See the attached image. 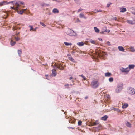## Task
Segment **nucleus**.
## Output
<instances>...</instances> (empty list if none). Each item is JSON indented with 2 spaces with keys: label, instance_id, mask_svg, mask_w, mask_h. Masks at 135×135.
Here are the masks:
<instances>
[{
  "label": "nucleus",
  "instance_id": "f257e3e1",
  "mask_svg": "<svg viewBox=\"0 0 135 135\" xmlns=\"http://www.w3.org/2000/svg\"><path fill=\"white\" fill-rule=\"evenodd\" d=\"M99 83L98 82V80L97 79L93 80L91 84V86L93 88H97L99 86Z\"/></svg>",
  "mask_w": 135,
  "mask_h": 135
},
{
  "label": "nucleus",
  "instance_id": "f03ea898",
  "mask_svg": "<svg viewBox=\"0 0 135 135\" xmlns=\"http://www.w3.org/2000/svg\"><path fill=\"white\" fill-rule=\"evenodd\" d=\"M123 87V85L122 84H119L118 86L117 87L115 90V92L117 93L120 92L122 90Z\"/></svg>",
  "mask_w": 135,
  "mask_h": 135
},
{
  "label": "nucleus",
  "instance_id": "7ed1b4c3",
  "mask_svg": "<svg viewBox=\"0 0 135 135\" xmlns=\"http://www.w3.org/2000/svg\"><path fill=\"white\" fill-rule=\"evenodd\" d=\"M127 92L129 94L133 95L135 93V90L131 87H129L127 89Z\"/></svg>",
  "mask_w": 135,
  "mask_h": 135
},
{
  "label": "nucleus",
  "instance_id": "20e7f679",
  "mask_svg": "<svg viewBox=\"0 0 135 135\" xmlns=\"http://www.w3.org/2000/svg\"><path fill=\"white\" fill-rule=\"evenodd\" d=\"M67 34L70 36H73L75 35V33L73 30H68L67 31Z\"/></svg>",
  "mask_w": 135,
  "mask_h": 135
},
{
  "label": "nucleus",
  "instance_id": "39448f33",
  "mask_svg": "<svg viewBox=\"0 0 135 135\" xmlns=\"http://www.w3.org/2000/svg\"><path fill=\"white\" fill-rule=\"evenodd\" d=\"M106 54V53L102 51H100L98 53V56L99 57H101L104 56Z\"/></svg>",
  "mask_w": 135,
  "mask_h": 135
},
{
  "label": "nucleus",
  "instance_id": "423d86ee",
  "mask_svg": "<svg viewBox=\"0 0 135 135\" xmlns=\"http://www.w3.org/2000/svg\"><path fill=\"white\" fill-rule=\"evenodd\" d=\"M120 70L122 72H125L126 74H128L129 71L128 68H122L120 69Z\"/></svg>",
  "mask_w": 135,
  "mask_h": 135
},
{
  "label": "nucleus",
  "instance_id": "0eeeda50",
  "mask_svg": "<svg viewBox=\"0 0 135 135\" xmlns=\"http://www.w3.org/2000/svg\"><path fill=\"white\" fill-rule=\"evenodd\" d=\"M75 122V119L73 118H70L69 119V122L70 123L74 124Z\"/></svg>",
  "mask_w": 135,
  "mask_h": 135
},
{
  "label": "nucleus",
  "instance_id": "6e6552de",
  "mask_svg": "<svg viewBox=\"0 0 135 135\" xmlns=\"http://www.w3.org/2000/svg\"><path fill=\"white\" fill-rule=\"evenodd\" d=\"M135 67V65L133 64L129 65L128 68V69H129V71H130L131 69H133Z\"/></svg>",
  "mask_w": 135,
  "mask_h": 135
},
{
  "label": "nucleus",
  "instance_id": "1a4fd4ad",
  "mask_svg": "<svg viewBox=\"0 0 135 135\" xmlns=\"http://www.w3.org/2000/svg\"><path fill=\"white\" fill-rule=\"evenodd\" d=\"M15 4V6H16V8L18 9L19 8V4L17 2H16L15 1V3H13V5H14V4Z\"/></svg>",
  "mask_w": 135,
  "mask_h": 135
},
{
  "label": "nucleus",
  "instance_id": "9d476101",
  "mask_svg": "<svg viewBox=\"0 0 135 135\" xmlns=\"http://www.w3.org/2000/svg\"><path fill=\"white\" fill-rule=\"evenodd\" d=\"M127 22L129 24H134L135 23V22L133 21H132L129 20H128L127 21Z\"/></svg>",
  "mask_w": 135,
  "mask_h": 135
},
{
  "label": "nucleus",
  "instance_id": "9b49d317",
  "mask_svg": "<svg viewBox=\"0 0 135 135\" xmlns=\"http://www.w3.org/2000/svg\"><path fill=\"white\" fill-rule=\"evenodd\" d=\"M108 118V116L107 115H105L101 118V119L104 121H106Z\"/></svg>",
  "mask_w": 135,
  "mask_h": 135
},
{
  "label": "nucleus",
  "instance_id": "f8f14e48",
  "mask_svg": "<svg viewBox=\"0 0 135 135\" xmlns=\"http://www.w3.org/2000/svg\"><path fill=\"white\" fill-rule=\"evenodd\" d=\"M52 74L53 76H55L56 75V70L54 69L52 70Z\"/></svg>",
  "mask_w": 135,
  "mask_h": 135
},
{
  "label": "nucleus",
  "instance_id": "ddd939ff",
  "mask_svg": "<svg viewBox=\"0 0 135 135\" xmlns=\"http://www.w3.org/2000/svg\"><path fill=\"white\" fill-rule=\"evenodd\" d=\"M99 123L98 120L96 121L95 122H93L91 123L92 126H95L97 125Z\"/></svg>",
  "mask_w": 135,
  "mask_h": 135
},
{
  "label": "nucleus",
  "instance_id": "4468645a",
  "mask_svg": "<svg viewBox=\"0 0 135 135\" xmlns=\"http://www.w3.org/2000/svg\"><path fill=\"white\" fill-rule=\"evenodd\" d=\"M118 48L120 51H124V49L123 47L122 46H119Z\"/></svg>",
  "mask_w": 135,
  "mask_h": 135
},
{
  "label": "nucleus",
  "instance_id": "2eb2a0df",
  "mask_svg": "<svg viewBox=\"0 0 135 135\" xmlns=\"http://www.w3.org/2000/svg\"><path fill=\"white\" fill-rule=\"evenodd\" d=\"M120 12H124L126 11V9L124 8H122L120 9Z\"/></svg>",
  "mask_w": 135,
  "mask_h": 135
},
{
  "label": "nucleus",
  "instance_id": "dca6fc26",
  "mask_svg": "<svg viewBox=\"0 0 135 135\" xmlns=\"http://www.w3.org/2000/svg\"><path fill=\"white\" fill-rule=\"evenodd\" d=\"M126 125L128 127H131V124L128 122L127 121L126 123Z\"/></svg>",
  "mask_w": 135,
  "mask_h": 135
},
{
  "label": "nucleus",
  "instance_id": "f3484780",
  "mask_svg": "<svg viewBox=\"0 0 135 135\" xmlns=\"http://www.w3.org/2000/svg\"><path fill=\"white\" fill-rule=\"evenodd\" d=\"M53 12L54 13H58L59 11L56 8H54L53 10Z\"/></svg>",
  "mask_w": 135,
  "mask_h": 135
},
{
  "label": "nucleus",
  "instance_id": "a211bd4d",
  "mask_svg": "<svg viewBox=\"0 0 135 135\" xmlns=\"http://www.w3.org/2000/svg\"><path fill=\"white\" fill-rule=\"evenodd\" d=\"M57 67L58 68L61 70H63L64 69V67L60 65H58Z\"/></svg>",
  "mask_w": 135,
  "mask_h": 135
},
{
  "label": "nucleus",
  "instance_id": "6ab92c4d",
  "mask_svg": "<svg viewBox=\"0 0 135 135\" xmlns=\"http://www.w3.org/2000/svg\"><path fill=\"white\" fill-rule=\"evenodd\" d=\"M26 10V9H23L22 11L21 10V11H17V12H18V13L19 14H22L23 13V12L25 11Z\"/></svg>",
  "mask_w": 135,
  "mask_h": 135
},
{
  "label": "nucleus",
  "instance_id": "aec40b11",
  "mask_svg": "<svg viewBox=\"0 0 135 135\" xmlns=\"http://www.w3.org/2000/svg\"><path fill=\"white\" fill-rule=\"evenodd\" d=\"M94 29L95 30V32L97 33H98L99 32V30L97 27H94Z\"/></svg>",
  "mask_w": 135,
  "mask_h": 135
},
{
  "label": "nucleus",
  "instance_id": "412c9836",
  "mask_svg": "<svg viewBox=\"0 0 135 135\" xmlns=\"http://www.w3.org/2000/svg\"><path fill=\"white\" fill-rule=\"evenodd\" d=\"M78 45H79V46H83L84 45V43L82 42H78L77 43Z\"/></svg>",
  "mask_w": 135,
  "mask_h": 135
},
{
  "label": "nucleus",
  "instance_id": "4be33fe9",
  "mask_svg": "<svg viewBox=\"0 0 135 135\" xmlns=\"http://www.w3.org/2000/svg\"><path fill=\"white\" fill-rule=\"evenodd\" d=\"M88 41L94 44H95V41L92 39H88Z\"/></svg>",
  "mask_w": 135,
  "mask_h": 135
},
{
  "label": "nucleus",
  "instance_id": "5701e85b",
  "mask_svg": "<svg viewBox=\"0 0 135 135\" xmlns=\"http://www.w3.org/2000/svg\"><path fill=\"white\" fill-rule=\"evenodd\" d=\"M128 105L127 104H124L122 105V107L123 108H125L128 106Z\"/></svg>",
  "mask_w": 135,
  "mask_h": 135
},
{
  "label": "nucleus",
  "instance_id": "b1692460",
  "mask_svg": "<svg viewBox=\"0 0 135 135\" xmlns=\"http://www.w3.org/2000/svg\"><path fill=\"white\" fill-rule=\"evenodd\" d=\"M16 42L15 41H13L12 40H11V44L12 46H14Z\"/></svg>",
  "mask_w": 135,
  "mask_h": 135
},
{
  "label": "nucleus",
  "instance_id": "393cba45",
  "mask_svg": "<svg viewBox=\"0 0 135 135\" xmlns=\"http://www.w3.org/2000/svg\"><path fill=\"white\" fill-rule=\"evenodd\" d=\"M111 75H112L109 72L105 73V76H110Z\"/></svg>",
  "mask_w": 135,
  "mask_h": 135
},
{
  "label": "nucleus",
  "instance_id": "a878e982",
  "mask_svg": "<svg viewBox=\"0 0 135 135\" xmlns=\"http://www.w3.org/2000/svg\"><path fill=\"white\" fill-rule=\"evenodd\" d=\"M131 51L132 52H134L135 51V50L134 47H131L130 48Z\"/></svg>",
  "mask_w": 135,
  "mask_h": 135
},
{
  "label": "nucleus",
  "instance_id": "bb28decb",
  "mask_svg": "<svg viewBox=\"0 0 135 135\" xmlns=\"http://www.w3.org/2000/svg\"><path fill=\"white\" fill-rule=\"evenodd\" d=\"M64 44L66 46L71 45H72L71 43H69L66 42H65Z\"/></svg>",
  "mask_w": 135,
  "mask_h": 135
},
{
  "label": "nucleus",
  "instance_id": "cd10ccee",
  "mask_svg": "<svg viewBox=\"0 0 135 135\" xmlns=\"http://www.w3.org/2000/svg\"><path fill=\"white\" fill-rule=\"evenodd\" d=\"M82 123V122L81 120L79 121L78 122V125L79 126H81Z\"/></svg>",
  "mask_w": 135,
  "mask_h": 135
},
{
  "label": "nucleus",
  "instance_id": "c85d7f7f",
  "mask_svg": "<svg viewBox=\"0 0 135 135\" xmlns=\"http://www.w3.org/2000/svg\"><path fill=\"white\" fill-rule=\"evenodd\" d=\"M109 81L110 82H112L113 81V78L112 77H111V78H110L109 79Z\"/></svg>",
  "mask_w": 135,
  "mask_h": 135
},
{
  "label": "nucleus",
  "instance_id": "c756f323",
  "mask_svg": "<svg viewBox=\"0 0 135 135\" xmlns=\"http://www.w3.org/2000/svg\"><path fill=\"white\" fill-rule=\"evenodd\" d=\"M69 59L70 60L72 61V62H74L75 61L72 58L70 57L69 58Z\"/></svg>",
  "mask_w": 135,
  "mask_h": 135
},
{
  "label": "nucleus",
  "instance_id": "7c9ffc66",
  "mask_svg": "<svg viewBox=\"0 0 135 135\" xmlns=\"http://www.w3.org/2000/svg\"><path fill=\"white\" fill-rule=\"evenodd\" d=\"M11 9H13L14 10H15L16 11H17L18 10V9H17L16 7V8H15L14 7H11Z\"/></svg>",
  "mask_w": 135,
  "mask_h": 135
},
{
  "label": "nucleus",
  "instance_id": "2f4dec72",
  "mask_svg": "<svg viewBox=\"0 0 135 135\" xmlns=\"http://www.w3.org/2000/svg\"><path fill=\"white\" fill-rule=\"evenodd\" d=\"M80 17V18H83L84 17V15L83 14L81 13L79 15Z\"/></svg>",
  "mask_w": 135,
  "mask_h": 135
},
{
  "label": "nucleus",
  "instance_id": "473e14b6",
  "mask_svg": "<svg viewBox=\"0 0 135 135\" xmlns=\"http://www.w3.org/2000/svg\"><path fill=\"white\" fill-rule=\"evenodd\" d=\"M18 53L19 55H21L22 53V52L21 51V50H18Z\"/></svg>",
  "mask_w": 135,
  "mask_h": 135
},
{
  "label": "nucleus",
  "instance_id": "72a5a7b5",
  "mask_svg": "<svg viewBox=\"0 0 135 135\" xmlns=\"http://www.w3.org/2000/svg\"><path fill=\"white\" fill-rule=\"evenodd\" d=\"M15 38L16 41H18L20 40V38L18 37H15Z\"/></svg>",
  "mask_w": 135,
  "mask_h": 135
},
{
  "label": "nucleus",
  "instance_id": "f704fd0d",
  "mask_svg": "<svg viewBox=\"0 0 135 135\" xmlns=\"http://www.w3.org/2000/svg\"><path fill=\"white\" fill-rule=\"evenodd\" d=\"M29 27H30V31H31L32 30H33V26H31L30 25L29 26Z\"/></svg>",
  "mask_w": 135,
  "mask_h": 135
},
{
  "label": "nucleus",
  "instance_id": "c9c22d12",
  "mask_svg": "<svg viewBox=\"0 0 135 135\" xmlns=\"http://www.w3.org/2000/svg\"><path fill=\"white\" fill-rule=\"evenodd\" d=\"M40 23L41 25H42V26H43L44 27H45L46 26V25L45 24H44V23H42L41 22H40Z\"/></svg>",
  "mask_w": 135,
  "mask_h": 135
},
{
  "label": "nucleus",
  "instance_id": "e433bc0d",
  "mask_svg": "<svg viewBox=\"0 0 135 135\" xmlns=\"http://www.w3.org/2000/svg\"><path fill=\"white\" fill-rule=\"evenodd\" d=\"M107 45H108V46H110L111 45L110 42L109 41H108L107 42Z\"/></svg>",
  "mask_w": 135,
  "mask_h": 135
},
{
  "label": "nucleus",
  "instance_id": "4c0bfd02",
  "mask_svg": "<svg viewBox=\"0 0 135 135\" xmlns=\"http://www.w3.org/2000/svg\"><path fill=\"white\" fill-rule=\"evenodd\" d=\"M5 3V2H2L0 3V6H2L3 5V4Z\"/></svg>",
  "mask_w": 135,
  "mask_h": 135
},
{
  "label": "nucleus",
  "instance_id": "58836bf2",
  "mask_svg": "<svg viewBox=\"0 0 135 135\" xmlns=\"http://www.w3.org/2000/svg\"><path fill=\"white\" fill-rule=\"evenodd\" d=\"M104 31L105 32H107L108 33H109V32H110V30H105V31Z\"/></svg>",
  "mask_w": 135,
  "mask_h": 135
},
{
  "label": "nucleus",
  "instance_id": "ea45409f",
  "mask_svg": "<svg viewBox=\"0 0 135 135\" xmlns=\"http://www.w3.org/2000/svg\"><path fill=\"white\" fill-rule=\"evenodd\" d=\"M69 86V85L68 84L65 85V87L66 88H68Z\"/></svg>",
  "mask_w": 135,
  "mask_h": 135
},
{
  "label": "nucleus",
  "instance_id": "a19ab883",
  "mask_svg": "<svg viewBox=\"0 0 135 135\" xmlns=\"http://www.w3.org/2000/svg\"><path fill=\"white\" fill-rule=\"evenodd\" d=\"M68 128L69 129H74V128H73L72 127H68Z\"/></svg>",
  "mask_w": 135,
  "mask_h": 135
},
{
  "label": "nucleus",
  "instance_id": "79ce46f5",
  "mask_svg": "<svg viewBox=\"0 0 135 135\" xmlns=\"http://www.w3.org/2000/svg\"><path fill=\"white\" fill-rule=\"evenodd\" d=\"M111 4V3H110V4H108L107 5V7H109V6H110V5Z\"/></svg>",
  "mask_w": 135,
  "mask_h": 135
},
{
  "label": "nucleus",
  "instance_id": "37998d69",
  "mask_svg": "<svg viewBox=\"0 0 135 135\" xmlns=\"http://www.w3.org/2000/svg\"><path fill=\"white\" fill-rule=\"evenodd\" d=\"M113 20H116V19H117V18L116 17H114L113 18Z\"/></svg>",
  "mask_w": 135,
  "mask_h": 135
},
{
  "label": "nucleus",
  "instance_id": "c03bdc74",
  "mask_svg": "<svg viewBox=\"0 0 135 135\" xmlns=\"http://www.w3.org/2000/svg\"><path fill=\"white\" fill-rule=\"evenodd\" d=\"M83 9H81L80 8L79 9V10H78V12H79L80 11H81V10H82Z\"/></svg>",
  "mask_w": 135,
  "mask_h": 135
},
{
  "label": "nucleus",
  "instance_id": "a18cd8bd",
  "mask_svg": "<svg viewBox=\"0 0 135 135\" xmlns=\"http://www.w3.org/2000/svg\"><path fill=\"white\" fill-rule=\"evenodd\" d=\"M20 3L21 4L23 5L24 4V2H20Z\"/></svg>",
  "mask_w": 135,
  "mask_h": 135
},
{
  "label": "nucleus",
  "instance_id": "49530a36",
  "mask_svg": "<svg viewBox=\"0 0 135 135\" xmlns=\"http://www.w3.org/2000/svg\"><path fill=\"white\" fill-rule=\"evenodd\" d=\"M82 77L83 78L84 80H86V78L84 76H82Z\"/></svg>",
  "mask_w": 135,
  "mask_h": 135
},
{
  "label": "nucleus",
  "instance_id": "de8ad7c7",
  "mask_svg": "<svg viewBox=\"0 0 135 135\" xmlns=\"http://www.w3.org/2000/svg\"><path fill=\"white\" fill-rule=\"evenodd\" d=\"M15 1H12L10 2V3H15Z\"/></svg>",
  "mask_w": 135,
  "mask_h": 135
},
{
  "label": "nucleus",
  "instance_id": "09e8293b",
  "mask_svg": "<svg viewBox=\"0 0 135 135\" xmlns=\"http://www.w3.org/2000/svg\"><path fill=\"white\" fill-rule=\"evenodd\" d=\"M104 32H105V31H102L100 32V33L102 34H103V33H104Z\"/></svg>",
  "mask_w": 135,
  "mask_h": 135
},
{
  "label": "nucleus",
  "instance_id": "8fccbe9b",
  "mask_svg": "<svg viewBox=\"0 0 135 135\" xmlns=\"http://www.w3.org/2000/svg\"><path fill=\"white\" fill-rule=\"evenodd\" d=\"M98 39L99 40L102 41V40L101 38H99Z\"/></svg>",
  "mask_w": 135,
  "mask_h": 135
},
{
  "label": "nucleus",
  "instance_id": "3c124183",
  "mask_svg": "<svg viewBox=\"0 0 135 135\" xmlns=\"http://www.w3.org/2000/svg\"><path fill=\"white\" fill-rule=\"evenodd\" d=\"M101 10H99L97 11V12H101Z\"/></svg>",
  "mask_w": 135,
  "mask_h": 135
},
{
  "label": "nucleus",
  "instance_id": "603ef678",
  "mask_svg": "<svg viewBox=\"0 0 135 135\" xmlns=\"http://www.w3.org/2000/svg\"><path fill=\"white\" fill-rule=\"evenodd\" d=\"M72 78V77L71 76L69 78V79L70 80H71Z\"/></svg>",
  "mask_w": 135,
  "mask_h": 135
},
{
  "label": "nucleus",
  "instance_id": "864d4df0",
  "mask_svg": "<svg viewBox=\"0 0 135 135\" xmlns=\"http://www.w3.org/2000/svg\"><path fill=\"white\" fill-rule=\"evenodd\" d=\"M83 18L85 19H86V18L84 16V17H83Z\"/></svg>",
  "mask_w": 135,
  "mask_h": 135
},
{
  "label": "nucleus",
  "instance_id": "5fc2aeb1",
  "mask_svg": "<svg viewBox=\"0 0 135 135\" xmlns=\"http://www.w3.org/2000/svg\"><path fill=\"white\" fill-rule=\"evenodd\" d=\"M75 52H74V51H72V52H71V53H74Z\"/></svg>",
  "mask_w": 135,
  "mask_h": 135
},
{
  "label": "nucleus",
  "instance_id": "6e6d98bb",
  "mask_svg": "<svg viewBox=\"0 0 135 135\" xmlns=\"http://www.w3.org/2000/svg\"><path fill=\"white\" fill-rule=\"evenodd\" d=\"M75 1L77 2H78V0H74Z\"/></svg>",
  "mask_w": 135,
  "mask_h": 135
},
{
  "label": "nucleus",
  "instance_id": "4d7b16f0",
  "mask_svg": "<svg viewBox=\"0 0 135 135\" xmlns=\"http://www.w3.org/2000/svg\"><path fill=\"white\" fill-rule=\"evenodd\" d=\"M33 31H36V28H35V29H33Z\"/></svg>",
  "mask_w": 135,
  "mask_h": 135
},
{
  "label": "nucleus",
  "instance_id": "13d9d810",
  "mask_svg": "<svg viewBox=\"0 0 135 135\" xmlns=\"http://www.w3.org/2000/svg\"><path fill=\"white\" fill-rule=\"evenodd\" d=\"M87 98H88V97H85V99H87Z\"/></svg>",
  "mask_w": 135,
  "mask_h": 135
},
{
  "label": "nucleus",
  "instance_id": "bf43d9fd",
  "mask_svg": "<svg viewBox=\"0 0 135 135\" xmlns=\"http://www.w3.org/2000/svg\"><path fill=\"white\" fill-rule=\"evenodd\" d=\"M79 76H83V75L82 74V75H79Z\"/></svg>",
  "mask_w": 135,
  "mask_h": 135
},
{
  "label": "nucleus",
  "instance_id": "052dcab7",
  "mask_svg": "<svg viewBox=\"0 0 135 135\" xmlns=\"http://www.w3.org/2000/svg\"><path fill=\"white\" fill-rule=\"evenodd\" d=\"M45 76H48V75H46Z\"/></svg>",
  "mask_w": 135,
  "mask_h": 135
},
{
  "label": "nucleus",
  "instance_id": "680f3d73",
  "mask_svg": "<svg viewBox=\"0 0 135 135\" xmlns=\"http://www.w3.org/2000/svg\"><path fill=\"white\" fill-rule=\"evenodd\" d=\"M133 14H135V12H134V13H133Z\"/></svg>",
  "mask_w": 135,
  "mask_h": 135
},
{
  "label": "nucleus",
  "instance_id": "e2e57ef3",
  "mask_svg": "<svg viewBox=\"0 0 135 135\" xmlns=\"http://www.w3.org/2000/svg\"><path fill=\"white\" fill-rule=\"evenodd\" d=\"M10 3V2H9L8 3Z\"/></svg>",
  "mask_w": 135,
  "mask_h": 135
},
{
  "label": "nucleus",
  "instance_id": "0e129e2a",
  "mask_svg": "<svg viewBox=\"0 0 135 135\" xmlns=\"http://www.w3.org/2000/svg\"><path fill=\"white\" fill-rule=\"evenodd\" d=\"M62 111L64 112V110H62Z\"/></svg>",
  "mask_w": 135,
  "mask_h": 135
},
{
  "label": "nucleus",
  "instance_id": "69168bd1",
  "mask_svg": "<svg viewBox=\"0 0 135 135\" xmlns=\"http://www.w3.org/2000/svg\"><path fill=\"white\" fill-rule=\"evenodd\" d=\"M78 21H80L79 20H78Z\"/></svg>",
  "mask_w": 135,
  "mask_h": 135
},
{
  "label": "nucleus",
  "instance_id": "338daca9",
  "mask_svg": "<svg viewBox=\"0 0 135 135\" xmlns=\"http://www.w3.org/2000/svg\"><path fill=\"white\" fill-rule=\"evenodd\" d=\"M78 21H80L79 20H78Z\"/></svg>",
  "mask_w": 135,
  "mask_h": 135
}]
</instances>
